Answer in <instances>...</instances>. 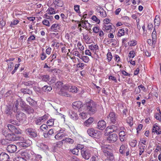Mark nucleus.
<instances>
[{
    "label": "nucleus",
    "instance_id": "nucleus-61",
    "mask_svg": "<svg viewBox=\"0 0 161 161\" xmlns=\"http://www.w3.org/2000/svg\"><path fill=\"white\" fill-rule=\"evenodd\" d=\"M87 117V114L86 113L83 112L81 113V118H82L83 119H85Z\"/></svg>",
    "mask_w": 161,
    "mask_h": 161
},
{
    "label": "nucleus",
    "instance_id": "nucleus-50",
    "mask_svg": "<svg viewBox=\"0 0 161 161\" xmlns=\"http://www.w3.org/2000/svg\"><path fill=\"white\" fill-rule=\"evenodd\" d=\"M137 142L136 140H132L130 143V145L132 147H135L136 145Z\"/></svg>",
    "mask_w": 161,
    "mask_h": 161
},
{
    "label": "nucleus",
    "instance_id": "nucleus-13",
    "mask_svg": "<svg viewBox=\"0 0 161 161\" xmlns=\"http://www.w3.org/2000/svg\"><path fill=\"white\" fill-rule=\"evenodd\" d=\"M106 123L103 120H99L97 123V128L100 130H103L106 127Z\"/></svg>",
    "mask_w": 161,
    "mask_h": 161
},
{
    "label": "nucleus",
    "instance_id": "nucleus-20",
    "mask_svg": "<svg viewBox=\"0 0 161 161\" xmlns=\"http://www.w3.org/2000/svg\"><path fill=\"white\" fill-rule=\"evenodd\" d=\"M53 133V129H50L47 132H44L43 135L45 138H48L50 137V136H51Z\"/></svg>",
    "mask_w": 161,
    "mask_h": 161
},
{
    "label": "nucleus",
    "instance_id": "nucleus-27",
    "mask_svg": "<svg viewBox=\"0 0 161 161\" xmlns=\"http://www.w3.org/2000/svg\"><path fill=\"white\" fill-rule=\"evenodd\" d=\"M20 92L24 94H29L30 95L32 93V91L29 89L21 88L20 90Z\"/></svg>",
    "mask_w": 161,
    "mask_h": 161
},
{
    "label": "nucleus",
    "instance_id": "nucleus-43",
    "mask_svg": "<svg viewBox=\"0 0 161 161\" xmlns=\"http://www.w3.org/2000/svg\"><path fill=\"white\" fill-rule=\"evenodd\" d=\"M81 59L85 63H87L89 60V58L87 56H82Z\"/></svg>",
    "mask_w": 161,
    "mask_h": 161
},
{
    "label": "nucleus",
    "instance_id": "nucleus-59",
    "mask_svg": "<svg viewBox=\"0 0 161 161\" xmlns=\"http://www.w3.org/2000/svg\"><path fill=\"white\" fill-rule=\"evenodd\" d=\"M155 118L159 121H161V117L159 114L156 113L155 115Z\"/></svg>",
    "mask_w": 161,
    "mask_h": 161
},
{
    "label": "nucleus",
    "instance_id": "nucleus-4",
    "mask_svg": "<svg viewBox=\"0 0 161 161\" xmlns=\"http://www.w3.org/2000/svg\"><path fill=\"white\" fill-rule=\"evenodd\" d=\"M103 151L104 155L107 157V158L114 160V157L113 153V151L111 149L109 146L104 148L103 149Z\"/></svg>",
    "mask_w": 161,
    "mask_h": 161
},
{
    "label": "nucleus",
    "instance_id": "nucleus-47",
    "mask_svg": "<svg viewBox=\"0 0 161 161\" xmlns=\"http://www.w3.org/2000/svg\"><path fill=\"white\" fill-rule=\"evenodd\" d=\"M118 33V36L119 37H120L122 36H123L125 34L124 30L123 29H119V30Z\"/></svg>",
    "mask_w": 161,
    "mask_h": 161
},
{
    "label": "nucleus",
    "instance_id": "nucleus-54",
    "mask_svg": "<svg viewBox=\"0 0 161 161\" xmlns=\"http://www.w3.org/2000/svg\"><path fill=\"white\" fill-rule=\"evenodd\" d=\"M159 126L156 125V126H154L153 129V132H157L158 130H159Z\"/></svg>",
    "mask_w": 161,
    "mask_h": 161
},
{
    "label": "nucleus",
    "instance_id": "nucleus-33",
    "mask_svg": "<svg viewBox=\"0 0 161 161\" xmlns=\"http://www.w3.org/2000/svg\"><path fill=\"white\" fill-rule=\"evenodd\" d=\"M22 83L25 86H32L34 83V81H28L23 82Z\"/></svg>",
    "mask_w": 161,
    "mask_h": 161
},
{
    "label": "nucleus",
    "instance_id": "nucleus-7",
    "mask_svg": "<svg viewBox=\"0 0 161 161\" xmlns=\"http://www.w3.org/2000/svg\"><path fill=\"white\" fill-rule=\"evenodd\" d=\"M107 118L110 120L112 123L117 125L118 123V119L116 114L114 112H110Z\"/></svg>",
    "mask_w": 161,
    "mask_h": 161
},
{
    "label": "nucleus",
    "instance_id": "nucleus-34",
    "mask_svg": "<svg viewBox=\"0 0 161 161\" xmlns=\"http://www.w3.org/2000/svg\"><path fill=\"white\" fill-rule=\"evenodd\" d=\"M24 111L28 114H30L33 113L34 111V110L28 105Z\"/></svg>",
    "mask_w": 161,
    "mask_h": 161
},
{
    "label": "nucleus",
    "instance_id": "nucleus-36",
    "mask_svg": "<svg viewBox=\"0 0 161 161\" xmlns=\"http://www.w3.org/2000/svg\"><path fill=\"white\" fill-rule=\"evenodd\" d=\"M101 10L99 12L102 17H105L107 16V13L104 10L103 8H100Z\"/></svg>",
    "mask_w": 161,
    "mask_h": 161
},
{
    "label": "nucleus",
    "instance_id": "nucleus-2",
    "mask_svg": "<svg viewBox=\"0 0 161 161\" xmlns=\"http://www.w3.org/2000/svg\"><path fill=\"white\" fill-rule=\"evenodd\" d=\"M7 127L8 130L12 133H8L6 135V138L8 141H14L19 139V137L16 136L14 133L17 134H21V130L18 127L11 125L8 124Z\"/></svg>",
    "mask_w": 161,
    "mask_h": 161
},
{
    "label": "nucleus",
    "instance_id": "nucleus-5",
    "mask_svg": "<svg viewBox=\"0 0 161 161\" xmlns=\"http://www.w3.org/2000/svg\"><path fill=\"white\" fill-rule=\"evenodd\" d=\"M81 155L83 158L88 160L90 157L89 150L86 148H84L83 145H81Z\"/></svg>",
    "mask_w": 161,
    "mask_h": 161
},
{
    "label": "nucleus",
    "instance_id": "nucleus-45",
    "mask_svg": "<svg viewBox=\"0 0 161 161\" xmlns=\"http://www.w3.org/2000/svg\"><path fill=\"white\" fill-rule=\"evenodd\" d=\"M8 140L6 138L1 140V143L3 145H7L8 144Z\"/></svg>",
    "mask_w": 161,
    "mask_h": 161
},
{
    "label": "nucleus",
    "instance_id": "nucleus-44",
    "mask_svg": "<svg viewBox=\"0 0 161 161\" xmlns=\"http://www.w3.org/2000/svg\"><path fill=\"white\" fill-rule=\"evenodd\" d=\"M92 19L94 21H95L98 24H99L100 22V20L98 19L97 17L95 15H93L92 17Z\"/></svg>",
    "mask_w": 161,
    "mask_h": 161
},
{
    "label": "nucleus",
    "instance_id": "nucleus-30",
    "mask_svg": "<svg viewBox=\"0 0 161 161\" xmlns=\"http://www.w3.org/2000/svg\"><path fill=\"white\" fill-rule=\"evenodd\" d=\"M42 89L44 91L47 92H50L52 90V88L51 86H44Z\"/></svg>",
    "mask_w": 161,
    "mask_h": 161
},
{
    "label": "nucleus",
    "instance_id": "nucleus-9",
    "mask_svg": "<svg viewBox=\"0 0 161 161\" xmlns=\"http://www.w3.org/2000/svg\"><path fill=\"white\" fill-rule=\"evenodd\" d=\"M26 133L31 137L35 138L37 136L36 131L31 128H27L25 130Z\"/></svg>",
    "mask_w": 161,
    "mask_h": 161
},
{
    "label": "nucleus",
    "instance_id": "nucleus-10",
    "mask_svg": "<svg viewBox=\"0 0 161 161\" xmlns=\"http://www.w3.org/2000/svg\"><path fill=\"white\" fill-rule=\"evenodd\" d=\"M21 155L27 159L32 160L33 159L32 158L33 155L29 151L25 150L22 152Z\"/></svg>",
    "mask_w": 161,
    "mask_h": 161
},
{
    "label": "nucleus",
    "instance_id": "nucleus-46",
    "mask_svg": "<svg viewBox=\"0 0 161 161\" xmlns=\"http://www.w3.org/2000/svg\"><path fill=\"white\" fill-rule=\"evenodd\" d=\"M112 57L111 53L110 52H108L107 54V58L108 59V61L109 62L111 61Z\"/></svg>",
    "mask_w": 161,
    "mask_h": 161
},
{
    "label": "nucleus",
    "instance_id": "nucleus-29",
    "mask_svg": "<svg viewBox=\"0 0 161 161\" xmlns=\"http://www.w3.org/2000/svg\"><path fill=\"white\" fill-rule=\"evenodd\" d=\"M40 79L44 81L47 82L49 80L50 77L49 75H42L40 76Z\"/></svg>",
    "mask_w": 161,
    "mask_h": 161
},
{
    "label": "nucleus",
    "instance_id": "nucleus-48",
    "mask_svg": "<svg viewBox=\"0 0 161 161\" xmlns=\"http://www.w3.org/2000/svg\"><path fill=\"white\" fill-rule=\"evenodd\" d=\"M9 122L11 123L12 124L18 126L19 125V123L18 121H15L12 119L10 120H9Z\"/></svg>",
    "mask_w": 161,
    "mask_h": 161
},
{
    "label": "nucleus",
    "instance_id": "nucleus-41",
    "mask_svg": "<svg viewBox=\"0 0 161 161\" xmlns=\"http://www.w3.org/2000/svg\"><path fill=\"white\" fill-rule=\"evenodd\" d=\"M103 28L104 30H106L107 31H108L111 29V25L107 24L103 26Z\"/></svg>",
    "mask_w": 161,
    "mask_h": 161
},
{
    "label": "nucleus",
    "instance_id": "nucleus-60",
    "mask_svg": "<svg viewBox=\"0 0 161 161\" xmlns=\"http://www.w3.org/2000/svg\"><path fill=\"white\" fill-rule=\"evenodd\" d=\"M47 58L46 54L44 52H42L41 55V59L42 60H44Z\"/></svg>",
    "mask_w": 161,
    "mask_h": 161
},
{
    "label": "nucleus",
    "instance_id": "nucleus-28",
    "mask_svg": "<svg viewBox=\"0 0 161 161\" xmlns=\"http://www.w3.org/2000/svg\"><path fill=\"white\" fill-rule=\"evenodd\" d=\"M53 3L58 7H62L64 4L63 1L61 0H55Z\"/></svg>",
    "mask_w": 161,
    "mask_h": 161
},
{
    "label": "nucleus",
    "instance_id": "nucleus-18",
    "mask_svg": "<svg viewBox=\"0 0 161 161\" xmlns=\"http://www.w3.org/2000/svg\"><path fill=\"white\" fill-rule=\"evenodd\" d=\"M73 108L76 110L79 111L80 108V101H78L74 102L73 103Z\"/></svg>",
    "mask_w": 161,
    "mask_h": 161
},
{
    "label": "nucleus",
    "instance_id": "nucleus-37",
    "mask_svg": "<svg viewBox=\"0 0 161 161\" xmlns=\"http://www.w3.org/2000/svg\"><path fill=\"white\" fill-rule=\"evenodd\" d=\"M89 47L91 50H93L94 49L97 50L98 49V47L97 44H92L89 46Z\"/></svg>",
    "mask_w": 161,
    "mask_h": 161
},
{
    "label": "nucleus",
    "instance_id": "nucleus-14",
    "mask_svg": "<svg viewBox=\"0 0 161 161\" xmlns=\"http://www.w3.org/2000/svg\"><path fill=\"white\" fill-rule=\"evenodd\" d=\"M47 115H44V116L39 117L35 121L36 124L37 125H41L45 120L47 119Z\"/></svg>",
    "mask_w": 161,
    "mask_h": 161
},
{
    "label": "nucleus",
    "instance_id": "nucleus-51",
    "mask_svg": "<svg viewBox=\"0 0 161 161\" xmlns=\"http://www.w3.org/2000/svg\"><path fill=\"white\" fill-rule=\"evenodd\" d=\"M133 120V118L131 117H130L128 118L127 119V122L130 125H132V121Z\"/></svg>",
    "mask_w": 161,
    "mask_h": 161
},
{
    "label": "nucleus",
    "instance_id": "nucleus-39",
    "mask_svg": "<svg viewBox=\"0 0 161 161\" xmlns=\"http://www.w3.org/2000/svg\"><path fill=\"white\" fill-rule=\"evenodd\" d=\"M48 129V126L45 124L42 125L40 127V130L42 131L46 132L45 130H47Z\"/></svg>",
    "mask_w": 161,
    "mask_h": 161
},
{
    "label": "nucleus",
    "instance_id": "nucleus-62",
    "mask_svg": "<svg viewBox=\"0 0 161 161\" xmlns=\"http://www.w3.org/2000/svg\"><path fill=\"white\" fill-rule=\"evenodd\" d=\"M15 160L16 161H26V160L21 157H17L15 158Z\"/></svg>",
    "mask_w": 161,
    "mask_h": 161
},
{
    "label": "nucleus",
    "instance_id": "nucleus-31",
    "mask_svg": "<svg viewBox=\"0 0 161 161\" xmlns=\"http://www.w3.org/2000/svg\"><path fill=\"white\" fill-rule=\"evenodd\" d=\"M80 144H78V147L71 150V152L74 154L78 155L79 152V149H80Z\"/></svg>",
    "mask_w": 161,
    "mask_h": 161
},
{
    "label": "nucleus",
    "instance_id": "nucleus-58",
    "mask_svg": "<svg viewBox=\"0 0 161 161\" xmlns=\"http://www.w3.org/2000/svg\"><path fill=\"white\" fill-rule=\"evenodd\" d=\"M75 59L76 62H77H77H78V63L77 64V67L78 68V67L80 68V58H78L75 57Z\"/></svg>",
    "mask_w": 161,
    "mask_h": 161
},
{
    "label": "nucleus",
    "instance_id": "nucleus-53",
    "mask_svg": "<svg viewBox=\"0 0 161 161\" xmlns=\"http://www.w3.org/2000/svg\"><path fill=\"white\" fill-rule=\"evenodd\" d=\"M80 6L79 5H75L74 6L75 10L77 13L80 12Z\"/></svg>",
    "mask_w": 161,
    "mask_h": 161
},
{
    "label": "nucleus",
    "instance_id": "nucleus-49",
    "mask_svg": "<svg viewBox=\"0 0 161 161\" xmlns=\"http://www.w3.org/2000/svg\"><path fill=\"white\" fill-rule=\"evenodd\" d=\"M49 12L47 13L48 14H55V12L54 10V9L52 8H50L48 9Z\"/></svg>",
    "mask_w": 161,
    "mask_h": 161
},
{
    "label": "nucleus",
    "instance_id": "nucleus-42",
    "mask_svg": "<svg viewBox=\"0 0 161 161\" xmlns=\"http://www.w3.org/2000/svg\"><path fill=\"white\" fill-rule=\"evenodd\" d=\"M62 141H65L71 144H72L74 142L73 139L69 138H66L62 140Z\"/></svg>",
    "mask_w": 161,
    "mask_h": 161
},
{
    "label": "nucleus",
    "instance_id": "nucleus-35",
    "mask_svg": "<svg viewBox=\"0 0 161 161\" xmlns=\"http://www.w3.org/2000/svg\"><path fill=\"white\" fill-rule=\"evenodd\" d=\"M27 141L25 140L23 141V142H19L20 146L23 147H27L29 146V144L27 143Z\"/></svg>",
    "mask_w": 161,
    "mask_h": 161
},
{
    "label": "nucleus",
    "instance_id": "nucleus-56",
    "mask_svg": "<svg viewBox=\"0 0 161 161\" xmlns=\"http://www.w3.org/2000/svg\"><path fill=\"white\" fill-rule=\"evenodd\" d=\"M135 55V53L134 51H130L129 53V56L130 58H133Z\"/></svg>",
    "mask_w": 161,
    "mask_h": 161
},
{
    "label": "nucleus",
    "instance_id": "nucleus-11",
    "mask_svg": "<svg viewBox=\"0 0 161 161\" xmlns=\"http://www.w3.org/2000/svg\"><path fill=\"white\" fill-rule=\"evenodd\" d=\"M16 117L19 122L25 119V114L21 111H19L16 114Z\"/></svg>",
    "mask_w": 161,
    "mask_h": 161
},
{
    "label": "nucleus",
    "instance_id": "nucleus-57",
    "mask_svg": "<svg viewBox=\"0 0 161 161\" xmlns=\"http://www.w3.org/2000/svg\"><path fill=\"white\" fill-rule=\"evenodd\" d=\"M56 57V54L54 53L53 55H51V56L49 58V60H50L51 62H52L53 59L55 58Z\"/></svg>",
    "mask_w": 161,
    "mask_h": 161
},
{
    "label": "nucleus",
    "instance_id": "nucleus-19",
    "mask_svg": "<svg viewBox=\"0 0 161 161\" xmlns=\"http://www.w3.org/2000/svg\"><path fill=\"white\" fill-rule=\"evenodd\" d=\"M69 114L70 117L73 119L76 120L78 119L77 114L72 110L69 111Z\"/></svg>",
    "mask_w": 161,
    "mask_h": 161
},
{
    "label": "nucleus",
    "instance_id": "nucleus-63",
    "mask_svg": "<svg viewBox=\"0 0 161 161\" xmlns=\"http://www.w3.org/2000/svg\"><path fill=\"white\" fill-rule=\"evenodd\" d=\"M43 24L47 26H50L49 22L48 20L47 19L44 20L43 21Z\"/></svg>",
    "mask_w": 161,
    "mask_h": 161
},
{
    "label": "nucleus",
    "instance_id": "nucleus-26",
    "mask_svg": "<svg viewBox=\"0 0 161 161\" xmlns=\"http://www.w3.org/2000/svg\"><path fill=\"white\" fill-rule=\"evenodd\" d=\"M37 145L38 147L43 150L46 151L48 149V146L44 143H39Z\"/></svg>",
    "mask_w": 161,
    "mask_h": 161
},
{
    "label": "nucleus",
    "instance_id": "nucleus-55",
    "mask_svg": "<svg viewBox=\"0 0 161 161\" xmlns=\"http://www.w3.org/2000/svg\"><path fill=\"white\" fill-rule=\"evenodd\" d=\"M130 46H134L137 44V43L136 41L133 40L130 42Z\"/></svg>",
    "mask_w": 161,
    "mask_h": 161
},
{
    "label": "nucleus",
    "instance_id": "nucleus-1",
    "mask_svg": "<svg viewBox=\"0 0 161 161\" xmlns=\"http://www.w3.org/2000/svg\"><path fill=\"white\" fill-rule=\"evenodd\" d=\"M96 105L93 101L87 99L81 102V111H87L89 114H93L97 111Z\"/></svg>",
    "mask_w": 161,
    "mask_h": 161
},
{
    "label": "nucleus",
    "instance_id": "nucleus-15",
    "mask_svg": "<svg viewBox=\"0 0 161 161\" xmlns=\"http://www.w3.org/2000/svg\"><path fill=\"white\" fill-rule=\"evenodd\" d=\"M17 149V147L15 145L11 144L8 146L7 150L10 153H14L15 152Z\"/></svg>",
    "mask_w": 161,
    "mask_h": 161
},
{
    "label": "nucleus",
    "instance_id": "nucleus-17",
    "mask_svg": "<svg viewBox=\"0 0 161 161\" xmlns=\"http://www.w3.org/2000/svg\"><path fill=\"white\" fill-rule=\"evenodd\" d=\"M19 106L20 107L21 110L23 111H25L28 105H27L25 101L21 99H19Z\"/></svg>",
    "mask_w": 161,
    "mask_h": 161
},
{
    "label": "nucleus",
    "instance_id": "nucleus-24",
    "mask_svg": "<svg viewBox=\"0 0 161 161\" xmlns=\"http://www.w3.org/2000/svg\"><path fill=\"white\" fill-rule=\"evenodd\" d=\"M120 139L121 142L124 141L125 140V136L126 135L125 132L123 131H121L119 133Z\"/></svg>",
    "mask_w": 161,
    "mask_h": 161
},
{
    "label": "nucleus",
    "instance_id": "nucleus-64",
    "mask_svg": "<svg viewBox=\"0 0 161 161\" xmlns=\"http://www.w3.org/2000/svg\"><path fill=\"white\" fill-rule=\"evenodd\" d=\"M93 31L96 33H98L99 31V28L97 27H94L93 29Z\"/></svg>",
    "mask_w": 161,
    "mask_h": 161
},
{
    "label": "nucleus",
    "instance_id": "nucleus-40",
    "mask_svg": "<svg viewBox=\"0 0 161 161\" xmlns=\"http://www.w3.org/2000/svg\"><path fill=\"white\" fill-rule=\"evenodd\" d=\"M69 91L72 92L76 93L77 92L78 89L76 87L73 86L69 89Z\"/></svg>",
    "mask_w": 161,
    "mask_h": 161
},
{
    "label": "nucleus",
    "instance_id": "nucleus-52",
    "mask_svg": "<svg viewBox=\"0 0 161 161\" xmlns=\"http://www.w3.org/2000/svg\"><path fill=\"white\" fill-rule=\"evenodd\" d=\"M53 119H50L47 122V124L48 126H52L53 125Z\"/></svg>",
    "mask_w": 161,
    "mask_h": 161
},
{
    "label": "nucleus",
    "instance_id": "nucleus-23",
    "mask_svg": "<svg viewBox=\"0 0 161 161\" xmlns=\"http://www.w3.org/2000/svg\"><path fill=\"white\" fill-rule=\"evenodd\" d=\"M154 22V28H155L156 26H158L160 24V19L159 16L156 15L155 16Z\"/></svg>",
    "mask_w": 161,
    "mask_h": 161
},
{
    "label": "nucleus",
    "instance_id": "nucleus-12",
    "mask_svg": "<svg viewBox=\"0 0 161 161\" xmlns=\"http://www.w3.org/2000/svg\"><path fill=\"white\" fill-rule=\"evenodd\" d=\"M5 112L8 116H10L11 118L14 117V115L13 114L12 108L10 105L7 106Z\"/></svg>",
    "mask_w": 161,
    "mask_h": 161
},
{
    "label": "nucleus",
    "instance_id": "nucleus-16",
    "mask_svg": "<svg viewBox=\"0 0 161 161\" xmlns=\"http://www.w3.org/2000/svg\"><path fill=\"white\" fill-rule=\"evenodd\" d=\"M9 158V155L6 153H2L0 154V161H7Z\"/></svg>",
    "mask_w": 161,
    "mask_h": 161
},
{
    "label": "nucleus",
    "instance_id": "nucleus-32",
    "mask_svg": "<svg viewBox=\"0 0 161 161\" xmlns=\"http://www.w3.org/2000/svg\"><path fill=\"white\" fill-rule=\"evenodd\" d=\"M87 24L89 25H91L90 24L88 23L87 21H85V22H84V20H82V19H81V27H82L83 28L85 27V29H86L87 30L88 29V28H87V27L86 26Z\"/></svg>",
    "mask_w": 161,
    "mask_h": 161
},
{
    "label": "nucleus",
    "instance_id": "nucleus-8",
    "mask_svg": "<svg viewBox=\"0 0 161 161\" xmlns=\"http://www.w3.org/2000/svg\"><path fill=\"white\" fill-rule=\"evenodd\" d=\"M107 138V141L109 143H114L116 142L118 139L117 135L115 133H113L109 134Z\"/></svg>",
    "mask_w": 161,
    "mask_h": 161
},
{
    "label": "nucleus",
    "instance_id": "nucleus-6",
    "mask_svg": "<svg viewBox=\"0 0 161 161\" xmlns=\"http://www.w3.org/2000/svg\"><path fill=\"white\" fill-rule=\"evenodd\" d=\"M118 130V127L117 125H112L108 126L105 130V134L108 135L113 132H117Z\"/></svg>",
    "mask_w": 161,
    "mask_h": 161
},
{
    "label": "nucleus",
    "instance_id": "nucleus-22",
    "mask_svg": "<svg viewBox=\"0 0 161 161\" xmlns=\"http://www.w3.org/2000/svg\"><path fill=\"white\" fill-rule=\"evenodd\" d=\"M94 119L92 117H90L88 119L84 122V125L86 126H88L94 121Z\"/></svg>",
    "mask_w": 161,
    "mask_h": 161
},
{
    "label": "nucleus",
    "instance_id": "nucleus-21",
    "mask_svg": "<svg viewBox=\"0 0 161 161\" xmlns=\"http://www.w3.org/2000/svg\"><path fill=\"white\" fill-rule=\"evenodd\" d=\"M26 100L29 103V104L32 106H36V102L30 97L27 98Z\"/></svg>",
    "mask_w": 161,
    "mask_h": 161
},
{
    "label": "nucleus",
    "instance_id": "nucleus-38",
    "mask_svg": "<svg viewBox=\"0 0 161 161\" xmlns=\"http://www.w3.org/2000/svg\"><path fill=\"white\" fill-rule=\"evenodd\" d=\"M58 26V25L57 24H53L50 29V31H55V30H57Z\"/></svg>",
    "mask_w": 161,
    "mask_h": 161
},
{
    "label": "nucleus",
    "instance_id": "nucleus-25",
    "mask_svg": "<svg viewBox=\"0 0 161 161\" xmlns=\"http://www.w3.org/2000/svg\"><path fill=\"white\" fill-rule=\"evenodd\" d=\"M127 149L126 146L125 145H122L120 147L119 152L122 154H124L125 153L126 150Z\"/></svg>",
    "mask_w": 161,
    "mask_h": 161
},
{
    "label": "nucleus",
    "instance_id": "nucleus-3",
    "mask_svg": "<svg viewBox=\"0 0 161 161\" xmlns=\"http://www.w3.org/2000/svg\"><path fill=\"white\" fill-rule=\"evenodd\" d=\"M88 134L92 137L98 139L101 136V132L93 128H90L87 130Z\"/></svg>",
    "mask_w": 161,
    "mask_h": 161
}]
</instances>
